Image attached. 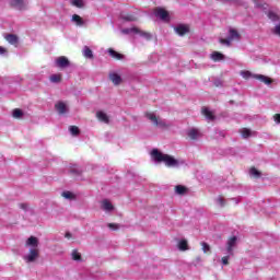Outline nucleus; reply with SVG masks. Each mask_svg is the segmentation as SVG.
Wrapping results in <instances>:
<instances>
[{"label": "nucleus", "mask_w": 280, "mask_h": 280, "mask_svg": "<svg viewBox=\"0 0 280 280\" xmlns=\"http://www.w3.org/2000/svg\"><path fill=\"white\" fill-rule=\"evenodd\" d=\"M151 159L152 161H154L155 163H163L166 165V167H175L178 168L182 165H185V160H178L170 154H165L161 151H159V149H153L151 151Z\"/></svg>", "instance_id": "f257e3e1"}, {"label": "nucleus", "mask_w": 280, "mask_h": 280, "mask_svg": "<svg viewBox=\"0 0 280 280\" xmlns=\"http://www.w3.org/2000/svg\"><path fill=\"white\" fill-rule=\"evenodd\" d=\"M40 241L36 236H30L25 242V247L28 248V253L24 255L23 259L26 264H34L38 257H40Z\"/></svg>", "instance_id": "f03ea898"}, {"label": "nucleus", "mask_w": 280, "mask_h": 280, "mask_svg": "<svg viewBox=\"0 0 280 280\" xmlns=\"http://www.w3.org/2000/svg\"><path fill=\"white\" fill-rule=\"evenodd\" d=\"M233 40H242V34H240V31H237V28L233 27H229L228 38H219L220 45H223L224 47H231V43H233Z\"/></svg>", "instance_id": "7ed1b4c3"}, {"label": "nucleus", "mask_w": 280, "mask_h": 280, "mask_svg": "<svg viewBox=\"0 0 280 280\" xmlns=\"http://www.w3.org/2000/svg\"><path fill=\"white\" fill-rule=\"evenodd\" d=\"M9 5L16 12H27L30 10V0H9Z\"/></svg>", "instance_id": "20e7f679"}, {"label": "nucleus", "mask_w": 280, "mask_h": 280, "mask_svg": "<svg viewBox=\"0 0 280 280\" xmlns=\"http://www.w3.org/2000/svg\"><path fill=\"white\" fill-rule=\"evenodd\" d=\"M121 34L133 35V36L138 35V36H141V38H144L145 40H151L152 38V34L145 31H141L137 27L122 28Z\"/></svg>", "instance_id": "39448f33"}, {"label": "nucleus", "mask_w": 280, "mask_h": 280, "mask_svg": "<svg viewBox=\"0 0 280 280\" xmlns=\"http://www.w3.org/2000/svg\"><path fill=\"white\" fill-rule=\"evenodd\" d=\"M145 117L153 126H156L158 128H168L170 125L165 119H162L161 117H158L156 114L149 112L145 114Z\"/></svg>", "instance_id": "423d86ee"}, {"label": "nucleus", "mask_w": 280, "mask_h": 280, "mask_svg": "<svg viewBox=\"0 0 280 280\" xmlns=\"http://www.w3.org/2000/svg\"><path fill=\"white\" fill-rule=\"evenodd\" d=\"M235 248H237V236H231L228 238L225 248L223 250L225 252V255H233Z\"/></svg>", "instance_id": "0eeeda50"}, {"label": "nucleus", "mask_w": 280, "mask_h": 280, "mask_svg": "<svg viewBox=\"0 0 280 280\" xmlns=\"http://www.w3.org/2000/svg\"><path fill=\"white\" fill-rule=\"evenodd\" d=\"M248 78H254L255 80H259V82H262L264 84L270 85L272 84L273 80L270 79L269 77H266L264 74H253L250 71H246V79Z\"/></svg>", "instance_id": "6e6552de"}, {"label": "nucleus", "mask_w": 280, "mask_h": 280, "mask_svg": "<svg viewBox=\"0 0 280 280\" xmlns=\"http://www.w3.org/2000/svg\"><path fill=\"white\" fill-rule=\"evenodd\" d=\"M55 66L59 69H67V67L71 66V61H69V58L60 56L55 59Z\"/></svg>", "instance_id": "1a4fd4ad"}, {"label": "nucleus", "mask_w": 280, "mask_h": 280, "mask_svg": "<svg viewBox=\"0 0 280 280\" xmlns=\"http://www.w3.org/2000/svg\"><path fill=\"white\" fill-rule=\"evenodd\" d=\"M55 109L59 115H67V113H69V105L62 101H59L55 104Z\"/></svg>", "instance_id": "9d476101"}, {"label": "nucleus", "mask_w": 280, "mask_h": 280, "mask_svg": "<svg viewBox=\"0 0 280 280\" xmlns=\"http://www.w3.org/2000/svg\"><path fill=\"white\" fill-rule=\"evenodd\" d=\"M186 135H187V137H189V139H191V141H198V139H200V137H202L200 129L194 128V127L188 129Z\"/></svg>", "instance_id": "9b49d317"}, {"label": "nucleus", "mask_w": 280, "mask_h": 280, "mask_svg": "<svg viewBox=\"0 0 280 280\" xmlns=\"http://www.w3.org/2000/svg\"><path fill=\"white\" fill-rule=\"evenodd\" d=\"M174 32L177 36H185V34H189V25L178 24L174 27Z\"/></svg>", "instance_id": "f8f14e48"}, {"label": "nucleus", "mask_w": 280, "mask_h": 280, "mask_svg": "<svg viewBox=\"0 0 280 280\" xmlns=\"http://www.w3.org/2000/svg\"><path fill=\"white\" fill-rule=\"evenodd\" d=\"M154 14L155 16H158V19H161L162 21H170V14L167 13V11H165V9H155Z\"/></svg>", "instance_id": "ddd939ff"}, {"label": "nucleus", "mask_w": 280, "mask_h": 280, "mask_svg": "<svg viewBox=\"0 0 280 280\" xmlns=\"http://www.w3.org/2000/svg\"><path fill=\"white\" fill-rule=\"evenodd\" d=\"M101 207H102L103 211H106V213H110L112 211L115 210V207L113 206V203L110 201H108V199H104L101 203Z\"/></svg>", "instance_id": "4468645a"}, {"label": "nucleus", "mask_w": 280, "mask_h": 280, "mask_svg": "<svg viewBox=\"0 0 280 280\" xmlns=\"http://www.w3.org/2000/svg\"><path fill=\"white\" fill-rule=\"evenodd\" d=\"M109 80L115 86H119V84L122 82L121 77L115 72L109 73Z\"/></svg>", "instance_id": "2eb2a0df"}, {"label": "nucleus", "mask_w": 280, "mask_h": 280, "mask_svg": "<svg viewBox=\"0 0 280 280\" xmlns=\"http://www.w3.org/2000/svg\"><path fill=\"white\" fill-rule=\"evenodd\" d=\"M71 23L77 25V27H83L84 20L80 15L73 14L72 18H71Z\"/></svg>", "instance_id": "dca6fc26"}, {"label": "nucleus", "mask_w": 280, "mask_h": 280, "mask_svg": "<svg viewBox=\"0 0 280 280\" xmlns=\"http://www.w3.org/2000/svg\"><path fill=\"white\" fill-rule=\"evenodd\" d=\"M177 248L182 252L189 250V243L187 242V240L182 238L177 242Z\"/></svg>", "instance_id": "f3484780"}, {"label": "nucleus", "mask_w": 280, "mask_h": 280, "mask_svg": "<svg viewBox=\"0 0 280 280\" xmlns=\"http://www.w3.org/2000/svg\"><path fill=\"white\" fill-rule=\"evenodd\" d=\"M96 117L98 121H102L103 124H108L109 121L108 115L102 110L96 113Z\"/></svg>", "instance_id": "a211bd4d"}, {"label": "nucleus", "mask_w": 280, "mask_h": 280, "mask_svg": "<svg viewBox=\"0 0 280 280\" xmlns=\"http://www.w3.org/2000/svg\"><path fill=\"white\" fill-rule=\"evenodd\" d=\"M210 58L213 62H220L221 60H224V55L222 52L213 51L210 55Z\"/></svg>", "instance_id": "6ab92c4d"}, {"label": "nucleus", "mask_w": 280, "mask_h": 280, "mask_svg": "<svg viewBox=\"0 0 280 280\" xmlns=\"http://www.w3.org/2000/svg\"><path fill=\"white\" fill-rule=\"evenodd\" d=\"M202 115L206 117V119H208V121H213V119H215L213 112H210V109L207 107L202 108Z\"/></svg>", "instance_id": "aec40b11"}, {"label": "nucleus", "mask_w": 280, "mask_h": 280, "mask_svg": "<svg viewBox=\"0 0 280 280\" xmlns=\"http://www.w3.org/2000/svg\"><path fill=\"white\" fill-rule=\"evenodd\" d=\"M107 54H109L112 58H115V60H124V55L115 51L113 48H109L107 50Z\"/></svg>", "instance_id": "412c9836"}, {"label": "nucleus", "mask_w": 280, "mask_h": 280, "mask_svg": "<svg viewBox=\"0 0 280 280\" xmlns=\"http://www.w3.org/2000/svg\"><path fill=\"white\" fill-rule=\"evenodd\" d=\"M120 18L122 19V21H128V22L137 21V16H135V14L132 13H121Z\"/></svg>", "instance_id": "4be33fe9"}, {"label": "nucleus", "mask_w": 280, "mask_h": 280, "mask_svg": "<svg viewBox=\"0 0 280 280\" xmlns=\"http://www.w3.org/2000/svg\"><path fill=\"white\" fill-rule=\"evenodd\" d=\"M4 38L10 45H16L19 43V37L14 34H9Z\"/></svg>", "instance_id": "5701e85b"}, {"label": "nucleus", "mask_w": 280, "mask_h": 280, "mask_svg": "<svg viewBox=\"0 0 280 280\" xmlns=\"http://www.w3.org/2000/svg\"><path fill=\"white\" fill-rule=\"evenodd\" d=\"M249 176H252V178H261V172L253 166L249 168Z\"/></svg>", "instance_id": "b1692460"}, {"label": "nucleus", "mask_w": 280, "mask_h": 280, "mask_svg": "<svg viewBox=\"0 0 280 280\" xmlns=\"http://www.w3.org/2000/svg\"><path fill=\"white\" fill-rule=\"evenodd\" d=\"M175 194H177L178 196H185V194H187V187L183 185L175 186Z\"/></svg>", "instance_id": "393cba45"}, {"label": "nucleus", "mask_w": 280, "mask_h": 280, "mask_svg": "<svg viewBox=\"0 0 280 280\" xmlns=\"http://www.w3.org/2000/svg\"><path fill=\"white\" fill-rule=\"evenodd\" d=\"M71 259H73V261H82V254H80L78 249H73L71 252Z\"/></svg>", "instance_id": "a878e982"}, {"label": "nucleus", "mask_w": 280, "mask_h": 280, "mask_svg": "<svg viewBox=\"0 0 280 280\" xmlns=\"http://www.w3.org/2000/svg\"><path fill=\"white\" fill-rule=\"evenodd\" d=\"M83 56L84 58L93 59V50L89 48V46L83 47Z\"/></svg>", "instance_id": "bb28decb"}, {"label": "nucleus", "mask_w": 280, "mask_h": 280, "mask_svg": "<svg viewBox=\"0 0 280 280\" xmlns=\"http://www.w3.org/2000/svg\"><path fill=\"white\" fill-rule=\"evenodd\" d=\"M215 205L217 207H226V200L224 199V197L219 196L215 198Z\"/></svg>", "instance_id": "cd10ccee"}, {"label": "nucleus", "mask_w": 280, "mask_h": 280, "mask_svg": "<svg viewBox=\"0 0 280 280\" xmlns=\"http://www.w3.org/2000/svg\"><path fill=\"white\" fill-rule=\"evenodd\" d=\"M61 196L66 198V200H75V195L71 191H63Z\"/></svg>", "instance_id": "c85d7f7f"}, {"label": "nucleus", "mask_w": 280, "mask_h": 280, "mask_svg": "<svg viewBox=\"0 0 280 280\" xmlns=\"http://www.w3.org/2000/svg\"><path fill=\"white\" fill-rule=\"evenodd\" d=\"M61 80H62V75L60 74L50 75V82H52L54 84H58V82H60Z\"/></svg>", "instance_id": "c756f323"}, {"label": "nucleus", "mask_w": 280, "mask_h": 280, "mask_svg": "<svg viewBox=\"0 0 280 280\" xmlns=\"http://www.w3.org/2000/svg\"><path fill=\"white\" fill-rule=\"evenodd\" d=\"M71 5H74V8H84V0H71Z\"/></svg>", "instance_id": "7c9ffc66"}, {"label": "nucleus", "mask_w": 280, "mask_h": 280, "mask_svg": "<svg viewBox=\"0 0 280 280\" xmlns=\"http://www.w3.org/2000/svg\"><path fill=\"white\" fill-rule=\"evenodd\" d=\"M12 116L14 119H21V117H23V110L16 108L13 110Z\"/></svg>", "instance_id": "2f4dec72"}, {"label": "nucleus", "mask_w": 280, "mask_h": 280, "mask_svg": "<svg viewBox=\"0 0 280 280\" xmlns=\"http://www.w3.org/2000/svg\"><path fill=\"white\" fill-rule=\"evenodd\" d=\"M69 130L73 137H77V135H80V129L77 126H70Z\"/></svg>", "instance_id": "473e14b6"}, {"label": "nucleus", "mask_w": 280, "mask_h": 280, "mask_svg": "<svg viewBox=\"0 0 280 280\" xmlns=\"http://www.w3.org/2000/svg\"><path fill=\"white\" fill-rule=\"evenodd\" d=\"M201 246H202L203 253H209L211 250V247L209 246V244L205 242L201 243Z\"/></svg>", "instance_id": "72a5a7b5"}, {"label": "nucleus", "mask_w": 280, "mask_h": 280, "mask_svg": "<svg viewBox=\"0 0 280 280\" xmlns=\"http://www.w3.org/2000/svg\"><path fill=\"white\" fill-rule=\"evenodd\" d=\"M268 16L271 21H279V15L275 12H269Z\"/></svg>", "instance_id": "f704fd0d"}, {"label": "nucleus", "mask_w": 280, "mask_h": 280, "mask_svg": "<svg viewBox=\"0 0 280 280\" xmlns=\"http://www.w3.org/2000/svg\"><path fill=\"white\" fill-rule=\"evenodd\" d=\"M107 226L112 231H118V229H119V224H117V223H109V224H107Z\"/></svg>", "instance_id": "c9c22d12"}, {"label": "nucleus", "mask_w": 280, "mask_h": 280, "mask_svg": "<svg viewBox=\"0 0 280 280\" xmlns=\"http://www.w3.org/2000/svg\"><path fill=\"white\" fill-rule=\"evenodd\" d=\"M232 255H229L228 256H224L221 261L223 264V266H229V258L231 257Z\"/></svg>", "instance_id": "e433bc0d"}, {"label": "nucleus", "mask_w": 280, "mask_h": 280, "mask_svg": "<svg viewBox=\"0 0 280 280\" xmlns=\"http://www.w3.org/2000/svg\"><path fill=\"white\" fill-rule=\"evenodd\" d=\"M257 135V132L252 131L250 129H246V139H248L249 137H255Z\"/></svg>", "instance_id": "4c0bfd02"}, {"label": "nucleus", "mask_w": 280, "mask_h": 280, "mask_svg": "<svg viewBox=\"0 0 280 280\" xmlns=\"http://www.w3.org/2000/svg\"><path fill=\"white\" fill-rule=\"evenodd\" d=\"M19 207H20V209H22L23 211H27V209H28L27 203H20Z\"/></svg>", "instance_id": "58836bf2"}, {"label": "nucleus", "mask_w": 280, "mask_h": 280, "mask_svg": "<svg viewBox=\"0 0 280 280\" xmlns=\"http://www.w3.org/2000/svg\"><path fill=\"white\" fill-rule=\"evenodd\" d=\"M273 121H276V124H280V114L273 115Z\"/></svg>", "instance_id": "ea45409f"}, {"label": "nucleus", "mask_w": 280, "mask_h": 280, "mask_svg": "<svg viewBox=\"0 0 280 280\" xmlns=\"http://www.w3.org/2000/svg\"><path fill=\"white\" fill-rule=\"evenodd\" d=\"M4 54H8V49L3 48V46H0V56H4Z\"/></svg>", "instance_id": "a19ab883"}, {"label": "nucleus", "mask_w": 280, "mask_h": 280, "mask_svg": "<svg viewBox=\"0 0 280 280\" xmlns=\"http://www.w3.org/2000/svg\"><path fill=\"white\" fill-rule=\"evenodd\" d=\"M72 174H80V171L78 168H71Z\"/></svg>", "instance_id": "79ce46f5"}, {"label": "nucleus", "mask_w": 280, "mask_h": 280, "mask_svg": "<svg viewBox=\"0 0 280 280\" xmlns=\"http://www.w3.org/2000/svg\"><path fill=\"white\" fill-rule=\"evenodd\" d=\"M242 137H243V139H246V129L242 130Z\"/></svg>", "instance_id": "37998d69"}, {"label": "nucleus", "mask_w": 280, "mask_h": 280, "mask_svg": "<svg viewBox=\"0 0 280 280\" xmlns=\"http://www.w3.org/2000/svg\"><path fill=\"white\" fill-rule=\"evenodd\" d=\"M214 84H215V86H222V82H220V81H215Z\"/></svg>", "instance_id": "c03bdc74"}, {"label": "nucleus", "mask_w": 280, "mask_h": 280, "mask_svg": "<svg viewBox=\"0 0 280 280\" xmlns=\"http://www.w3.org/2000/svg\"><path fill=\"white\" fill-rule=\"evenodd\" d=\"M66 237H67V240H71V233H66Z\"/></svg>", "instance_id": "a18cd8bd"}, {"label": "nucleus", "mask_w": 280, "mask_h": 280, "mask_svg": "<svg viewBox=\"0 0 280 280\" xmlns=\"http://www.w3.org/2000/svg\"><path fill=\"white\" fill-rule=\"evenodd\" d=\"M254 3H256V8H261V4L257 3V0H254Z\"/></svg>", "instance_id": "49530a36"}, {"label": "nucleus", "mask_w": 280, "mask_h": 280, "mask_svg": "<svg viewBox=\"0 0 280 280\" xmlns=\"http://www.w3.org/2000/svg\"><path fill=\"white\" fill-rule=\"evenodd\" d=\"M241 74L243 75V78H246V72L242 71Z\"/></svg>", "instance_id": "de8ad7c7"}]
</instances>
